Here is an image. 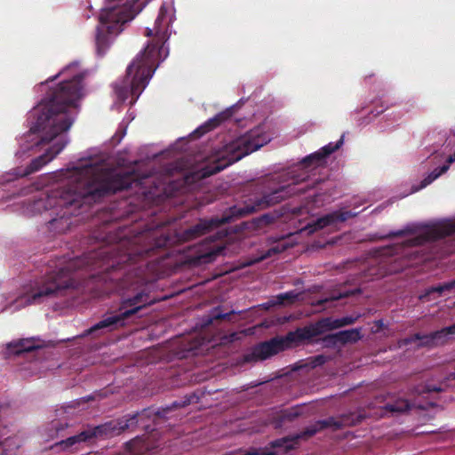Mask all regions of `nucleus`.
Returning a JSON list of instances; mask_svg holds the SVG:
<instances>
[{
  "mask_svg": "<svg viewBox=\"0 0 455 455\" xmlns=\"http://www.w3.org/2000/svg\"><path fill=\"white\" fill-rule=\"evenodd\" d=\"M416 340L420 341V343L419 344V347H435L432 332L428 334L415 333L408 338L403 339L402 342L403 345H409L415 342Z\"/></svg>",
  "mask_w": 455,
  "mask_h": 455,
  "instance_id": "obj_24",
  "label": "nucleus"
},
{
  "mask_svg": "<svg viewBox=\"0 0 455 455\" xmlns=\"http://www.w3.org/2000/svg\"><path fill=\"white\" fill-rule=\"evenodd\" d=\"M300 415L299 411L297 408L287 409L282 411L275 418V423L276 427H281L284 422L293 421Z\"/></svg>",
  "mask_w": 455,
  "mask_h": 455,
  "instance_id": "obj_26",
  "label": "nucleus"
},
{
  "mask_svg": "<svg viewBox=\"0 0 455 455\" xmlns=\"http://www.w3.org/2000/svg\"><path fill=\"white\" fill-rule=\"evenodd\" d=\"M443 329L444 333L447 335L448 338H449L450 335H455V323L451 325V326L444 327Z\"/></svg>",
  "mask_w": 455,
  "mask_h": 455,
  "instance_id": "obj_39",
  "label": "nucleus"
},
{
  "mask_svg": "<svg viewBox=\"0 0 455 455\" xmlns=\"http://www.w3.org/2000/svg\"><path fill=\"white\" fill-rule=\"evenodd\" d=\"M227 235H228V233L226 231H219V232H217V234L214 236H210L209 238H207L206 241L212 243V242L215 241L216 239H221V238L226 237Z\"/></svg>",
  "mask_w": 455,
  "mask_h": 455,
  "instance_id": "obj_36",
  "label": "nucleus"
},
{
  "mask_svg": "<svg viewBox=\"0 0 455 455\" xmlns=\"http://www.w3.org/2000/svg\"><path fill=\"white\" fill-rule=\"evenodd\" d=\"M41 347V345L36 343L34 339H21L7 344L6 349L8 355H20L24 353L31 352Z\"/></svg>",
  "mask_w": 455,
  "mask_h": 455,
  "instance_id": "obj_19",
  "label": "nucleus"
},
{
  "mask_svg": "<svg viewBox=\"0 0 455 455\" xmlns=\"http://www.w3.org/2000/svg\"><path fill=\"white\" fill-rule=\"evenodd\" d=\"M339 339L340 345H345L347 343H355L361 339V329L360 328H355L350 330H345L338 331V336Z\"/></svg>",
  "mask_w": 455,
  "mask_h": 455,
  "instance_id": "obj_25",
  "label": "nucleus"
},
{
  "mask_svg": "<svg viewBox=\"0 0 455 455\" xmlns=\"http://www.w3.org/2000/svg\"><path fill=\"white\" fill-rule=\"evenodd\" d=\"M268 141L260 128L251 130L215 150L206 163L195 173L198 180L205 179L220 172L243 157L258 150Z\"/></svg>",
  "mask_w": 455,
  "mask_h": 455,
  "instance_id": "obj_6",
  "label": "nucleus"
},
{
  "mask_svg": "<svg viewBox=\"0 0 455 455\" xmlns=\"http://www.w3.org/2000/svg\"><path fill=\"white\" fill-rule=\"evenodd\" d=\"M286 246L283 244H276L267 249L259 258V260L267 259L273 255L278 254L285 251Z\"/></svg>",
  "mask_w": 455,
  "mask_h": 455,
  "instance_id": "obj_32",
  "label": "nucleus"
},
{
  "mask_svg": "<svg viewBox=\"0 0 455 455\" xmlns=\"http://www.w3.org/2000/svg\"><path fill=\"white\" fill-rule=\"evenodd\" d=\"M414 234H417V235L406 241L407 246L422 245L427 242L435 241L455 234V221H445L426 227L411 224L403 229L390 232L387 237L391 238Z\"/></svg>",
  "mask_w": 455,
  "mask_h": 455,
  "instance_id": "obj_13",
  "label": "nucleus"
},
{
  "mask_svg": "<svg viewBox=\"0 0 455 455\" xmlns=\"http://www.w3.org/2000/svg\"><path fill=\"white\" fill-rule=\"evenodd\" d=\"M84 72L75 74L70 80L60 82L48 91L45 98L35 108L36 122L30 131L42 132L41 143L46 144L69 130L74 117L68 112L70 107L83 96Z\"/></svg>",
  "mask_w": 455,
  "mask_h": 455,
  "instance_id": "obj_4",
  "label": "nucleus"
},
{
  "mask_svg": "<svg viewBox=\"0 0 455 455\" xmlns=\"http://www.w3.org/2000/svg\"><path fill=\"white\" fill-rule=\"evenodd\" d=\"M106 244L91 254L90 259L104 268L101 275L102 293L116 292L120 302L115 314L110 315L84 331V336L107 329L115 331L126 326L138 314L156 303L148 286L150 281L151 262L147 259L153 255L146 252L142 243L134 241L131 228H108L101 238Z\"/></svg>",
  "mask_w": 455,
  "mask_h": 455,
  "instance_id": "obj_1",
  "label": "nucleus"
},
{
  "mask_svg": "<svg viewBox=\"0 0 455 455\" xmlns=\"http://www.w3.org/2000/svg\"><path fill=\"white\" fill-rule=\"evenodd\" d=\"M362 417L355 412L343 414L338 418L330 417L325 419L315 421L314 424L306 427L299 434L276 439L270 443V448H282L289 451L297 448L300 440H307L318 432L325 428L334 430L341 429L346 427L355 426L362 421Z\"/></svg>",
  "mask_w": 455,
  "mask_h": 455,
  "instance_id": "obj_12",
  "label": "nucleus"
},
{
  "mask_svg": "<svg viewBox=\"0 0 455 455\" xmlns=\"http://www.w3.org/2000/svg\"><path fill=\"white\" fill-rule=\"evenodd\" d=\"M108 6L100 16V25L95 36L96 51L103 56L111 44V36L123 30V26L133 19V14L126 7L128 0H107Z\"/></svg>",
  "mask_w": 455,
  "mask_h": 455,
  "instance_id": "obj_11",
  "label": "nucleus"
},
{
  "mask_svg": "<svg viewBox=\"0 0 455 455\" xmlns=\"http://www.w3.org/2000/svg\"><path fill=\"white\" fill-rule=\"evenodd\" d=\"M455 162V153L452 155H450L447 163L448 164H443L441 167L435 168L431 173L427 175L420 183L419 188H423L427 187V185L431 184L435 179H437L439 176H441L443 173L447 172L449 169V164Z\"/></svg>",
  "mask_w": 455,
  "mask_h": 455,
  "instance_id": "obj_22",
  "label": "nucleus"
},
{
  "mask_svg": "<svg viewBox=\"0 0 455 455\" xmlns=\"http://www.w3.org/2000/svg\"><path fill=\"white\" fill-rule=\"evenodd\" d=\"M453 290H455V279L453 281L447 282L443 284L432 287L429 292H437L439 294H442L444 291H451Z\"/></svg>",
  "mask_w": 455,
  "mask_h": 455,
  "instance_id": "obj_33",
  "label": "nucleus"
},
{
  "mask_svg": "<svg viewBox=\"0 0 455 455\" xmlns=\"http://www.w3.org/2000/svg\"><path fill=\"white\" fill-rule=\"evenodd\" d=\"M141 184L142 178L133 170L103 172L98 165L85 164L76 167L66 183L35 200L32 208L39 213L52 211L50 215L55 216L48 221L49 229L65 233L73 224L71 216L86 212L92 204L106 196Z\"/></svg>",
  "mask_w": 455,
  "mask_h": 455,
  "instance_id": "obj_2",
  "label": "nucleus"
},
{
  "mask_svg": "<svg viewBox=\"0 0 455 455\" xmlns=\"http://www.w3.org/2000/svg\"><path fill=\"white\" fill-rule=\"evenodd\" d=\"M137 442H138V440H137V439H133V440H132V441H130V442H128V443H126V445H127L128 449H129L131 451H134V450H135V445H136Z\"/></svg>",
  "mask_w": 455,
  "mask_h": 455,
  "instance_id": "obj_40",
  "label": "nucleus"
},
{
  "mask_svg": "<svg viewBox=\"0 0 455 455\" xmlns=\"http://www.w3.org/2000/svg\"><path fill=\"white\" fill-rule=\"evenodd\" d=\"M73 66H74V65L68 66V67H67V68H66V70L70 69Z\"/></svg>",
  "mask_w": 455,
  "mask_h": 455,
  "instance_id": "obj_42",
  "label": "nucleus"
},
{
  "mask_svg": "<svg viewBox=\"0 0 455 455\" xmlns=\"http://www.w3.org/2000/svg\"><path fill=\"white\" fill-rule=\"evenodd\" d=\"M173 18L172 9L163 4L154 28H146L145 36L153 37L152 41L127 67L125 77L113 84L115 94L120 101H125L131 95V104H133L148 84L158 66V61L162 57L164 59L167 56L168 52L164 44L170 37V27Z\"/></svg>",
  "mask_w": 455,
  "mask_h": 455,
  "instance_id": "obj_3",
  "label": "nucleus"
},
{
  "mask_svg": "<svg viewBox=\"0 0 455 455\" xmlns=\"http://www.w3.org/2000/svg\"><path fill=\"white\" fill-rule=\"evenodd\" d=\"M80 259L60 262L55 269L36 279L25 287L18 299L20 305L40 304L45 298L57 295L73 285L72 272L80 267Z\"/></svg>",
  "mask_w": 455,
  "mask_h": 455,
  "instance_id": "obj_9",
  "label": "nucleus"
},
{
  "mask_svg": "<svg viewBox=\"0 0 455 455\" xmlns=\"http://www.w3.org/2000/svg\"><path fill=\"white\" fill-rule=\"evenodd\" d=\"M8 441H9V438H5V440L4 442H0V455H4V453L6 451V449L4 447H5V443Z\"/></svg>",
  "mask_w": 455,
  "mask_h": 455,
  "instance_id": "obj_41",
  "label": "nucleus"
},
{
  "mask_svg": "<svg viewBox=\"0 0 455 455\" xmlns=\"http://www.w3.org/2000/svg\"><path fill=\"white\" fill-rule=\"evenodd\" d=\"M235 312L231 310L229 312H223L220 307H214L210 313L203 318V327H208L215 321H231Z\"/></svg>",
  "mask_w": 455,
  "mask_h": 455,
  "instance_id": "obj_20",
  "label": "nucleus"
},
{
  "mask_svg": "<svg viewBox=\"0 0 455 455\" xmlns=\"http://www.w3.org/2000/svg\"><path fill=\"white\" fill-rule=\"evenodd\" d=\"M308 180L309 175H307L306 172L289 173L288 177L285 179V181L288 182L287 184H280L276 188L264 192L260 197L251 199L250 202H245L243 205L231 206V214H234L237 220L255 212L274 206L292 196L304 194L319 182L317 180L312 182V184L300 187L302 183L307 182Z\"/></svg>",
  "mask_w": 455,
  "mask_h": 455,
  "instance_id": "obj_8",
  "label": "nucleus"
},
{
  "mask_svg": "<svg viewBox=\"0 0 455 455\" xmlns=\"http://www.w3.org/2000/svg\"><path fill=\"white\" fill-rule=\"evenodd\" d=\"M337 336H338V332L325 335L322 339L323 346L326 347H335L340 345L339 339Z\"/></svg>",
  "mask_w": 455,
  "mask_h": 455,
  "instance_id": "obj_31",
  "label": "nucleus"
},
{
  "mask_svg": "<svg viewBox=\"0 0 455 455\" xmlns=\"http://www.w3.org/2000/svg\"><path fill=\"white\" fill-rule=\"evenodd\" d=\"M358 292H360L359 289H355L354 291H345V292H339V295L333 296L332 299L337 300L339 299L347 298V297L354 295L355 293H358Z\"/></svg>",
  "mask_w": 455,
  "mask_h": 455,
  "instance_id": "obj_35",
  "label": "nucleus"
},
{
  "mask_svg": "<svg viewBox=\"0 0 455 455\" xmlns=\"http://www.w3.org/2000/svg\"><path fill=\"white\" fill-rule=\"evenodd\" d=\"M412 404L406 399H397L393 403L385 404L382 408V416L394 415L409 411Z\"/></svg>",
  "mask_w": 455,
  "mask_h": 455,
  "instance_id": "obj_21",
  "label": "nucleus"
},
{
  "mask_svg": "<svg viewBox=\"0 0 455 455\" xmlns=\"http://www.w3.org/2000/svg\"><path fill=\"white\" fill-rule=\"evenodd\" d=\"M354 216L355 214L348 211L332 212L318 218L313 224H309L307 227V229H308V233H314L315 231L323 229L338 222H344Z\"/></svg>",
  "mask_w": 455,
  "mask_h": 455,
  "instance_id": "obj_16",
  "label": "nucleus"
},
{
  "mask_svg": "<svg viewBox=\"0 0 455 455\" xmlns=\"http://www.w3.org/2000/svg\"><path fill=\"white\" fill-rule=\"evenodd\" d=\"M222 249L223 248L221 246L212 245L207 252L199 255L197 259H204V262L211 261L215 256L220 253Z\"/></svg>",
  "mask_w": 455,
  "mask_h": 455,
  "instance_id": "obj_30",
  "label": "nucleus"
},
{
  "mask_svg": "<svg viewBox=\"0 0 455 455\" xmlns=\"http://www.w3.org/2000/svg\"><path fill=\"white\" fill-rule=\"evenodd\" d=\"M236 218L231 214V207L223 212L221 217H212L200 219L196 224L181 230L172 234L170 232H164L162 229L147 228L142 231L134 233V241L138 243H142L146 249V252L155 253V251L171 247L176 243H185L195 240L210 232L217 229L220 226L230 223L235 220Z\"/></svg>",
  "mask_w": 455,
  "mask_h": 455,
  "instance_id": "obj_5",
  "label": "nucleus"
},
{
  "mask_svg": "<svg viewBox=\"0 0 455 455\" xmlns=\"http://www.w3.org/2000/svg\"><path fill=\"white\" fill-rule=\"evenodd\" d=\"M67 144L68 140L60 137L45 151L44 154L31 161V163L27 166L25 172L22 173V176H27L39 171L43 166L55 158L56 156L64 149Z\"/></svg>",
  "mask_w": 455,
  "mask_h": 455,
  "instance_id": "obj_14",
  "label": "nucleus"
},
{
  "mask_svg": "<svg viewBox=\"0 0 455 455\" xmlns=\"http://www.w3.org/2000/svg\"><path fill=\"white\" fill-rule=\"evenodd\" d=\"M323 332L324 330L319 320L315 324L290 331L285 337H275L269 340L259 342L243 355V362L255 363L266 360L291 347L295 342L310 340Z\"/></svg>",
  "mask_w": 455,
  "mask_h": 455,
  "instance_id": "obj_10",
  "label": "nucleus"
},
{
  "mask_svg": "<svg viewBox=\"0 0 455 455\" xmlns=\"http://www.w3.org/2000/svg\"><path fill=\"white\" fill-rule=\"evenodd\" d=\"M298 296V293H296L294 291L280 293L275 297V300L274 302L267 303V307L275 305H284L285 303L292 304L296 301Z\"/></svg>",
  "mask_w": 455,
  "mask_h": 455,
  "instance_id": "obj_27",
  "label": "nucleus"
},
{
  "mask_svg": "<svg viewBox=\"0 0 455 455\" xmlns=\"http://www.w3.org/2000/svg\"><path fill=\"white\" fill-rule=\"evenodd\" d=\"M275 220V217L271 213H265L258 218L253 219L251 222L246 223L247 228L251 230H261L271 225Z\"/></svg>",
  "mask_w": 455,
  "mask_h": 455,
  "instance_id": "obj_23",
  "label": "nucleus"
},
{
  "mask_svg": "<svg viewBox=\"0 0 455 455\" xmlns=\"http://www.w3.org/2000/svg\"><path fill=\"white\" fill-rule=\"evenodd\" d=\"M447 384L444 381L435 383L433 380H427L415 386L412 389L413 395H418L423 397L435 398L439 393L446 390Z\"/></svg>",
  "mask_w": 455,
  "mask_h": 455,
  "instance_id": "obj_18",
  "label": "nucleus"
},
{
  "mask_svg": "<svg viewBox=\"0 0 455 455\" xmlns=\"http://www.w3.org/2000/svg\"><path fill=\"white\" fill-rule=\"evenodd\" d=\"M320 324L323 325L324 332L331 330L339 329L344 326L341 318L333 319L331 317H326L320 320Z\"/></svg>",
  "mask_w": 455,
  "mask_h": 455,
  "instance_id": "obj_29",
  "label": "nucleus"
},
{
  "mask_svg": "<svg viewBox=\"0 0 455 455\" xmlns=\"http://www.w3.org/2000/svg\"><path fill=\"white\" fill-rule=\"evenodd\" d=\"M357 317L353 316H344L342 317V322L344 326L353 324L356 321Z\"/></svg>",
  "mask_w": 455,
  "mask_h": 455,
  "instance_id": "obj_38",
  "label": "nucleus"
},
{
  "mask_svg": "<svg viewBox=\"0 0 455 455\" xmlns=\"http://www.w3.org/2000/svg\"><path fill=\"white\" fill-rule=\"evenodd\" d=\"M327 362V357L323 355H319L315 356L314 358V363L315 365H323Z\"/></svg>",
  "mask_w": 455,
  "mask_h": 455,
  "instance_id": "obj_37",
  "label": "nucleus"
},
{
  "mask_svg": "<svg viewBox=\"0 0 455 455\" xmlns=\"http://www.w3.org/2000/svg\"><path fill=\"white\" fill-rule=\"evenodd\" d=\"M197 400L198 396L192 394L186 396V399L181 403L174 402L172 406H167L156 411H152L150 408L144 409L141 412L125 416L117 421H109L93 427H88L77 435L67 437L66 439L56 443V445L68 449L76 443L87 442L94 437H113L122 434L130 427H135L144 418L149 419L152 414H154L155 418H165L172 408L184 407L192 403L197 402Z\"/></svg>",
  "mask_w": 455,
  "mask_h": 455,
  "instance_id": "obj_7",
  "label": "nucleus"
},
{
  "mask_svg": "<svg viewBox=\"0 0 455 455\" xmlns=\"http://www.w3.org/2000/svg\"><path fill=\"white\" fill-rule=\"evenodd\" d=\"M451 376H453V379H455V373L454 374H451Z\"/></svg>",
  "mask_w": 455,
  "mask_h": 455,
  "instance_id": "obj_43",
  "label": "nucleus"
},
{
  "mask_svg": "<svg viewBox=\"0 0 455 455\" xmlns=\"http://www.w3.org/2000/svg\"><path fill=\"white\" fill-rule=\"evenodd\" d=\"M343 144V137H341L335 144L329 143L328 145L323 147L320 150L306 156L301 161V165L303 169L299 172H306L307 175H308V170L310 168H315L318 166L323 165L325 163V158L329 156L331 154L338 150Z\"/></svg>",
  "mask_w": 455,
  "mask_h": 455,
  "instance_id": "obj_15",
  "label": "nucleus"
},
{
  "mask_svg": "<svg viewBox=\"0 0 455 455\" xmlns=\"http://www.w3.org/2000/svg\"><path fill=\"white\" fill-rule=\"evenodd\" d=\"M69 427L68 423H61L60 421H52V427L49 428L48 436L51 439L62 438L65 436V430Z\"/></svg>",
  "mask_w": 455,
  "mask_h": 455,
  "instance_id": "obj_28",
  "label": "nucleus"
},
{
  "mask_svg": "<svg viewBox=\"0 0 455 455\" xmlns=\"http://www.w3.org/2000/svg\"><path fill=\"white\" fill-rule=\"evenodd\" d=\"M232 116V111L230 109H227L223 112L217 114L214 117L209 119L197 129H196L192 133L191 137L194 139H198L204 135L205 133L211 132L215 129L219 125H220L224 121L230 118Z\"/></svg>",
  "mask_w": 455,
  "mask_h": 455,
  "instance_id": "obj_17",
  "label": "nucleus"
},
{
  "mask_svg": "<svg viewBox=\"0 0 455 455\" xmlns=\"http://www.w3.org/2000/svg\"><path fill=\"white\" fill-rule=\"evenodd\" d=\"M432 333L435 347L444 345L449 339L447 335L444 333L443 329L433 331Z\"/></svg>",
  "mask_w": 455,
  "mask_h": 455,
  "instance_id": "obj_34",
  "label": "nucleus"
}]
</instances>
